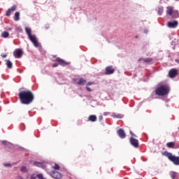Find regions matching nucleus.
Wrapping results in <instances>:
<instances>
[{
    "mask_svg": "<svg viewBox=\"0 0 179 179\" xmlns=\"http://www.w3.org/2000/svg\"><path fill=\"white\" fill-rule=\"evenodd\" d=\"M20 101L24 105H29L34 101L35 96L34 93L30 90H25L18 94Z\"/></svg>",
    "mask_w": 179,
    "mask_h": 179,
    "instance_id": "f257e3e1",
    "label": "nucleus"
},
{
    "mask_svg": "<svg viewBox=\"0 0 179 179\" xmlns=\"http://www.w3.org/2000/svg\"><path fill=\"white\" fill-rule=\"evenodd\" d=\"M170 87L167 85H161L160 87L156 88L155 94L157 96H163L169 94Z\"/></svg>",
    "mask_w": 179,
    "mask_h": 179,
    "instance_id": "f03ea898",
    "label": "nucleus"
},
{
    "mask_svg": "<svg viewBox=\"0 0 179 179\" xmlns=\"http://www.w3.org/2000/svg\"><path fill=\"white\" fill-rule=\"evenodd\" d=\"M163 155L167 158L176 166H179V157L173 155L172 153L169 152L167 151H165Z\"/></svg>",
    "mask_w": 179,
    "mask_h": 179,
    "instance_id": "7ed1b4c3",
    "label": "nucleus"
},
{
    "mask_svg": "<svg viewBox=\"0 0 179 179\" xmlns=\"http://www.w3.org/2000/svg\"><path fill=\"white\" fill-rule=\"evenodd\" d=\"M28 38H29V41H31V42H32V43H34V45L36 48L39 47V43L37 41V38L36 36V35H30L29 36H28Z\"/></svg>",
    "mask_w": 179,
    "mask_h": 179,
    "instance_id": "20e7f679",
    "label": "nucleus"
},
{
    "mask_svg": "<svg viewBox=\"0 0 179 179\" xmlns=\"http://www.w3.org/2000/svg\"><path fill=\"white\" fill-rule=\"evenodd\" d=\"M13 55H14V57L17 59L21 58L23 55L22 49H15V50H14Z\"/></svg>",
    "mask_w": 179,
    "mask_h": 179,
    "instance_id": "39448f33",
    "label": "nucleus"
},
{
    "mask_svg": "<svg viewBox=\"0 0 179 179\" xmlns=\"http://www.w3.org/2000/svg\"><path fill=\"white\" fill-rule=\"evenodd\" d=\"M129 143L135 148H137L139 147V141H138V140H137V139H136V138H134L133 137H130Z\"/></svg>",
    "mask_w": 179,
    "mask_h": 179,
    "instance_id": "423d86ee",
    "label": "nucleus"
},
{
    "mask_svg": "<svg viewBox=\"0 0 179 179\" xmlns=\"http://www.w3.org/2000/svg\"><path fill=\"white\" fill-rule=\"evenodd\" d=\"M178 75V71L176 69H171L169 72V76L170 78H174Z\"/></svg>",
    "mask_w": 179,
    "mask_h": 179,
    "instance_id": "0eeeda50",
    "label": "nucleus"
},
{
    "mask_svg": "<svg viewBox=\"0 0 179 179\" xmlns=\"http://www.w3.org/2000/svg\"><path fill=\"white\" fill-rule=\"evenodd\" d=\"M50 176L55 179H61L62 178V174L57 171H52L50 172Z\"/></svg>",
    "mask_w": 179,
    "mask_h": 179,
    "instance_id": "6e6552de",
    "label": "nucleus"
},
{
    "mask_svg": "<svg viewBox=\"0 0 179 179\" xmlns=\"http://www.w3.org/2000/svg\"><path fill=\"white\" fill-rule=\"evenodd\" d=\"M17 9V5L14 4L10 8H8L7 10V11L6 12V16L7 17H10L11 15V13L15 11Z\"/></svg>",
    "mask_w": 179,
    "mask_h": 179,
    "instance_id": "1a4fd4ad",
    "label": "nucleus"
},
{
    "mask_svg": "<svg viewBox=\"0 0 179 179\" xmlns=\"http://www.w3.org/2000/svg\"><path fill=\"white\" fill-rule=\"evenodd\" d=\"M105 74L106 75H110L115 73V69L113 66H107L105 69Z\"/></svg>",
    "mask_w": 179,
    "mask_h": 179,
    "instance_id": "9d476101",
    "label": "nucleus"
},
{
    "mask_svg": "<svg viewBox=\"0 0 179 179\" xmlns=\"http://www.w3.org/2000/svg\"><path fill=\"white\" fill-rule=\"evenodd\" d=\"M55 62H57L62 66L69 65V63H67V62H65V60H63V59H60V57H57L55 59Z\"/></svg>",
    "mask_w": 179,
    "mask_h": 179,
    "instance_id": "9b49d317",
    "label": "nucleus"
},
{
    "mask_svg": "<svg viewBox=\"0 0 179 179\" xmlns=\"http://www.w3.org/2000/svg\"><path fill=\"white\" fill-rule=\"evenodd\" d=\"M117 134L118 135V136L121 138H126L127 135L125 131H124V129H120L117 131Z\"/></svg>",
    "mask_w": 179,
    "mask_h": 179,
    "instance_id": "f8f14e48",
    "label": "nucleus"
},
{
    "mask_svg": "<svg viewBox=\"0 0 179 179\" xmlns=\"http://www.w3.org/2000/svg\"><path fill=\"white\" fill-rule=\"evenodd\" d=\"M178 26V21H173V22H167V27L170 29H175Z\"/></svg>",
    "mask_w": 179,
    "mask_h": 179,
    "instance_id": "ddd939ff",
    "label": "nucleus"
},
{
    "mask_svg": "<svg viewBox=\"0 0 179 179\" xmlns=\"http://www.w3.org/2000/svg\"><path fill=\"white\" fill-rule=\"evenodd\" d=\"M87 120L92 122H96L97 117L95 115H90L87 118Z\"/></svg>",
    "mask_w": 179,
    "mask_h": 179,
    "instance_id": "4468645a",
    "label": "nucleus"
},
{
    "mask_svg": "<svg viewBox=\"0 0 179 179\" xmlns=\"http://www.w3.org/2000/svg\"><path fill=\"white\" fill-rule=\"evenodd\" d=\"M166 14L171 16L173 14V9L172 7H167Z\"/></svg>",
    "mask_w": 179,
    "mask_h": 179,
    "instance_id": "2eb2a0df",
    "label": "nucleus"
},
{
    "mask_svg": "<svg viewBox=\"0 0 179 179\" xmlns=\"http://www.w3.org/2000/svg\"><path fill=\"white\" fill-rule=\"evenodd\" d=\"M87 83V80H84L83 78L79 79L78 82V85L80 86H83Z\"/></svg>",
    "mask_w": 179,
    "mask_h": 179,
    "instance_id": "dca6fc26",
    "label": "nucleus"
},
{
    "mask_svg": "<svg viewBox=\"0 0 179 179\" xmlns=\"http://www.w3.org/2000/svg\"><path fill=\"white\" fill-rule=\"evenodd\" d=\"M6 65L8 69H11L13 68V63L10 60H6Z\"/></svg>",
    "mask_w": 179,
    "mask_h": 179,
    "instance_id": "f3484780",
    "label": "nucleus"
},
{
    "mask_svg": "<svg viewBox=\"0 0 179 179\" xmlns=\"http://www.w3.org/2000/svg\"><path fill=\"white\" fill-rule=\"evenodd\" d=\"M34 165L35 166L41 167V168H45V166L43 163L38 162H34Z\"/></svg>",
    "mask_w": 179,
    "mask_h": 179,
    "instance_id": "a211bd4d",
    "label": "nucleus"
},
{
    "mask_svg": "<svg viewBox=\"0 0 179 179\" xmlns=\"http://www.w3.org/2000/svg\"><path fill=\"white\" fill-rule=\"evenodd\" d=\"M14 16L15 17V18H14V20H15V22H17L20 20V12L18 11L15 12V13L14 14Z\"/></svg>",
    "mask_w": 179,
    "mask_h": 179,
    "instance_id": "6ab92c4d",
    "label": "nucleus"
},
{
    "mask_svg": "<svg viewBox=\"0 0 179 179\" xmlns=\"http://www.w3.org/2000/svg\"><path fill=\"white\" fill-rule=\"evenodd\" d=\"M25 32H27V34H28V37L31 36V28H29L28 27H25Z\"/></svg>",
    "mask_w": 179,
    "mask_h": 179,
    "instance_id": "aec40b11",
    "label": "nucleus"
},
{
    "mask_svg": "<svg viewBox=\"0 0 179 179\" xmlns=\"http://www.w3.org/2000/svg\"><path fill=\"white\" fill-rule=\"evenodd\" d=\"M175 143L173 142H169L166 143V147L169 148H175Z\"/></svg>",
    "mask_w": 179,
    "mask_h": 179,
    "instance_id": "412c9836",
    "label": "nucleus"
},
{
    "mask_svg": "<svg viewBox=\"0 0 179 179\" xmlns=\"http://www.w3.org/2000/svg\"><path fill=\"white\" fill-rule=\"evenodd\" d=\"M164 13V8L163 7H159L158 8V10H157V13L159 15H162Z\"/></svg>",
    "mask_w": 179,
    "mask_h": 179,
    "instance_id": "4be33fe9",
    "label": "nucleus"
},
{
    "mask_svg": "<svg viewBox=\"0 0 179 179\" xmlns=\"http://www.w3.org/2000/svg\"><path fill=\"white\" fill-rule=\"evenodd\" d=\"M143 61L145 63H150L153 61V59H152L151 57H146V59H143Z\"/></svg>",
    "mask_w": 179,
    "mask_h": 179,
    "instance_id": "5701e85b",
    "label": "nucleus"
},
{
    "mask_svg": "<svg viewBox=\"0 0 179 179\" xmlns=\"http://www.w3.org/2000/svg\"><path fill=\"white\" fill-rule=\"evenodd\" d=\"M1 36L4 38H8L9 36V32H6V31L2 32Z\"/></svg>",
    "mask_w": 179,
    "mask_h": 179,
    "instance_id": "b1692460",
    "label": "nucleus"
},
{
    "mask_svg": "<svg viewBox=\"0 0 179 179\" xmlns=\"http://www.w3.org/2000/svg\"><path fill=\"white\" fill-rule=\"evenodd\" d=\"M21 172L27 173L28 172V169L26 166H21Z\"/></svg>",
    "mask_w": 179,
    "mask_h": 179,
    "instance_id": "393cba45",
    "label": "nucleus"
},
{
    "mask_svg": "<svg viewBox=\"0 0 179 179\" xmlns=\"http://www.w3.org/2000/svg\"><path fill=\"white\" fill-rule=\"evenodd\" d=\"M52 168H53L54 169H55V170H59V169H60V166H59L58 164H55V165L52 166Z\"/></svg>",
    "mask_w": 179,
    "mask_h": 179,
    "instance_id": "a878e982",
    "label": "nucleus"
},
{
    "mask_svg": "<svg viewBox=\"0 0 179 179\" xmlns=\"http://www.w3.org/2000/svg\"><path fill=\"white\" fill-rule=\"evenodd\" d=\"M176 175H177L176 173L172 172V173H171V178L172 179H175L176 177Z\"/></svg>",
    "mask_w": 179,
    "mask_h": 179,
    "instance_id": "bb28decb",
    "label": "nucleus"
},
{
    "mask_svg": "<svg viewBox=\"0 0 179 179\" xmlns=\"http://www.w3.org/2000/svg\"><path fill=\"white\" fill-rule=\"evenodd\" d=\"M129 134L131 135V138H138V136L136 134H134L131 131H129Z\"/></svg>",
    "mask_w": 179,
    "mask_h": 179,
    "instance_id": "cd10ccee",
    "label": "nucleus"
},
{
    "mask_svg": "<svg viewBox=\"0 0 179 179\" xmlns=\"http://www.w3.org/2000/svg\"><path fill=\"white\" fill-rule=\"evenodd\" d=\"M36 177H38L39 179H45L43 174H38L36 175Z\"/></svg>",
    "mask_w": 179,
    "mask_h": 179,
    "instance_id": "c85d7f7f",
    "label": "nucleus"
},
{
    "mask_svg": "<svg viewBox=\"0 0 179 179\" xmlns=\"http://www.w3.org/2000/svg\"><path fill=\"white\" fill-rule=\"evenodd\" d=\"M114 118H122L123 115L118 114L117 115H113Z\"/></svg>",
    "mask_w": 179,
    "mask_h": 179,
    "instance_id": "c756f323",
    "label": "nucleus"
},
{
    "mask_svg": "<svg viewBox=\"0 0 179 179\" xmlns=\"http://www.w3.org/2000/svg\"><path fill=\"white\" fill-rule=\"evenodd\" d=\"M17 31L20 32V33H22V32H23V29H22V28H21L20 27H18L17 28Z\"/></svg>",
    "mask_w": 179,
    "mask_h": 179,
    "instance_id": "7c9ffc66",
    "label": "nucleus"
},
{
    "mask_svg": "<svg viewBox=\"0 0 179 179\" xmlns=\"http://www.w3.org/2000/svg\"><path fill=\"white\" fill-rule=\"evenodd\" d=\"M37 178V176H36V175H32V176H31V179H36Z\"/></svg>",
    "mask_w": 179,
    "mask_h": 179,
    "instance_id": "2f4dec72",
    "label": "nucleus"
},
{
    "mask_svg": "<svg viewBox=\"0 0 179 179\" xmlns=\"http://www.w3.org/2000/svg\"><path fill=\"white\" fill-rule=\"evenodd\" d=\"M58 63H54L53 64H52V67L53 68H56V67H57L58 66Z\"/></svg>",
    "mask_w": 179,
    "mask_h": 179,
    "instance_id": "473e14b6",
    "label": "nucleus"
},
{
    "mask_svg": "<svg viewBox=\"0 0 179 179\" xmlns=\"http://www.w3.org/2000/svg\"><path fill=\"white\" fill-rule=\"evenodd\" d=\"M93 84H94V83H92V82L87 83V85H86V87L90 86Z\"/></svg>",
    "mask_w": 179,
    "mask_h": 179,
    "instance_id": "72a5a7b5",
    "label": "nucleus"
},
{
    "mask_svg": "<svg viewBox=\"0 0 179 179\" xmlns=\"http://www.w3.org/2000/svg\"><path fill=\"white\" fill-rule=\"evenodd\" d=\"M8 143H8L7 141H3L2 142V144H3V145H7Z\"/></svg>",
    "mask_w": 179,
    "mask_h": 179,
    "instance_id": "f704fd0d",
    "label": "nucleus"
},
{
    "mask_svg": "<svg viewBox=\"0 0 179 179\" xmlns=\"http://www.w3.org/2000/svg\"><path fill=\"white\" fill-rule=\"evenodd\" d=\"M110 115V113H109V112H105V113H103V115H104V116H107V115Z\"/></svg>",
    "mask_w": 179,
    "mask_h": 179,
    "instance_id": "c9c22d12",
    "label": "nucleus"
},
{
    "mask_svg": "<svg viewBox=\"0 0 179 179\" xmlns=\"http://www.w3.org/2000/svg\"><path fill=\"white\" fill-rule=\"evenodd\" d=\"M86 90L88 91V92L92 91L91 88L88 87L87 86H86Z\"/></svg>",
    "mask_w": 179,
    "mask_h": 179,
    "instance_id": "e433bc0d",
    "label": "nucleus"
},
{
    "mask_svg": "<svg viewBox=\"0 0 179 179\" xmlns=\"http://www.w3.org/2000/svg\"><path fill=\"white\" fill-rule=\"evenodd\" d=\"M99 121H102V120H103V116H102V115H100V116L99 117Z\"/></svg>",
    "mask_w": 179,
    "mask_h": 179,
    "instance_id": "4c0bfd02",
    "label": "nucleus"
},
{
    "mask_svg": "<svg viewBox=\"0 0 179 179\" xmlns=\"http://www.w3.org/2000/svg\"><path fill=\"white\" fill-rule=\"evenodd\" d=\"M1 56L3 57V58H6L7 57V55H1Z\"/></svg>",
    "mask_w": 179,
    "mask_h": 179,
    "instance_id": "58836bf2",
    "label": "nucleus"
},
{
    "mask_svg": "<svg viewBox=\"0 0 179 179\" xmlns=\"http://www.w3.org/2000/svg\"><path fill=\"white\" fill-rule=\"evenodd\" d=\"M4 166H10L11 164H4Z\"/></svg>",
    "mask_w": 179,
    "mask_h": 179,
    "instance_id": "ea45409f",
    "label": "nucleus"
},
{
    "mask_svg": "<svg viewBox=\"0 0 179 179\" xmlns=\"http://www.w3.org/2000/svg\"><path fill=\"white\" fill-rule=\"evenodd\" d=\"M175 62L179 64V59H176Z\"/></svg>",
    "mask_w": 179,
    "mask_h": 179,
    "instance_id": "a19ab883",
    "label": "nucleus"
},
{
    "mask_svg": "<svg viewBox=\"0 0 179 179\" xmlns=\"http://www.w3.org/2000/svg\"><path fill=\"white\" fill-rule=\"evenodd\" d=\"M17 179H23L21 176L17 177Z\"/></svg>",
    "mask_w": 179,
    "mask_h": 179,
    "instance_id": "79ce46f5",
    "label": "nucleus"
},
{
    "mask_svg": "<svg viewBox=\"0 0 179 179\" xmlns=\"http://www.w3.org/2000/svg\"><path fill=\"white\" fill-rule=\"evenodd\" d=\"M135 38H138V36H135Z\"/></svg>",
    "mask_w": 179,
    "mask_h": 179,
    "instance_id": "37998d69",
    "label": "nucleus"
},
{
    "mask_svg": "<svg viewBox=\"0 0 179 179\" xmlns=\"http://www.w3.org/2000/svg\"><path fill=\"white\" fill-rule=\"evenodd\" d=\"M178 155H179V152H178Z\"/></svg>",
    "mask_w": 179,
    "mask_h": 179,
    "instance_id": "c03bdc74",
    "label": "nucleus"
},
{
    "mask_svg": "<svg viewBox=\"0 0 179 179\" xmlns=\"http://www.w3.org/2000/svg\"><path fill=\"white\" fill-rule=\"evenodd\" d=\"M178 130H179V127H178Z\"/></svg>",
    "mask_w": 179,
    "mask_h": 179,
    "instance_id": "a18cd8bd",
    "label": "nucleus"
}]
</instances>
